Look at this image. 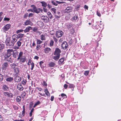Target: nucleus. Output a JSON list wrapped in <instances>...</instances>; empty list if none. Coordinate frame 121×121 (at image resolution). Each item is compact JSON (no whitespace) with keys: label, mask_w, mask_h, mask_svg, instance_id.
<instances>
[{"label":"nucleus","mask_w":121,"mask_h":121,"mask_svg":"<svg viewBox=\"0 0 121 121\" xmlns=\"http://www.w3.org/2000/svg\"><path fill=\"white\" fill-rule=\"evenodd\" d=\"M33 9H28L27 11H30L31 12L35 13L37 14H39L40 13V12H43V9L41 8H37L36 6L34 5H31Z\"/></svg>","instance_id":"obj_1"},{"label":"nucleus","mask_w":121,"mask_h":121,"mask_svg":"<svg viewBox=\"0 0 121 121\" xmlns=\"http://www.w3.org/2000/svg\"><path fill=\"white\" fill-rule=\"evenodd\" d=\"M5 43L6 45L9 46V48H12L14 44V43L12 42L11 40H10V38L9 37L7 38L5 41Z\"/></svg>","instance_id":"obj_2"},{"label":"nucleus","mask_w":121,"mask_h":121,"mask_svg":"<svg viewBox=\"0 0 121 121\" xmlns=\"http://www.w3.org/2000/svg\"><path fill=\"white\" fill-rule=\"evenodd\" d=\"M13 49H8L7 50L6 52L5 53L4 55V58L5 59L8 58L12 54Z\"/></svg>","instance_id":"obj_3"},{"label":"nucleus","mask_w":121,"mask_h":121,"mask_svg":"<svg viewBox=\"0 0 121 121\" xmlns=\"http://www.w3.org/2000/svg\"><path fill=\"white\" fill-rule=\"evenodd\" d=\"M11 27V25L10 24H7L2 28V30L3 32L6 33L10 29Z\"/></svg>","instance_id":"obj_4"},{"label":"nucleus","mask_w":121,"mask_h":121,"mask_svg":"<svg viewBox=\"0 0 121 121\" xmlns=\"http://www.w3.org/2000/svg\"><path fill=\"white\" fill-rule=\"evenodd\" d=\"M63 34V32L61 30H58L56 32V35L57 38L61 37Z\"/></svg>","instance_id":"obj_5"},{"label":"nucleus","mask_w":121,"mask_h":121,"mask_svg":"<svg viewBox=\"0 0 121 121\" xmlns=\"http://www.w3.org/2000/svg\"><path fill=\"white\" fill-rule=\"evenodd\" d=\"M62 48L64 50H66L68 47V44L66 41H64L61 45Z\"/></svg>","instance_id":"obj_6"},{"label":"nucleus","mask_w":121,"mask_h":121,"mask_svg":"<svg viewBox=\"0 0 121 121\" xmlns=\"http://www.w3.org/2000/svg\"><path fill=\"white\" fill-rule=\"evenodd\" d=\"M61 52L60 49L58 48H56L53 54L55 55H60V53Z\"/></svg>","instance_id":"obj_7"},{"label":"nucleus","mask_w":121,"mask_h":121,"mask_svg":"<svg viewBox=\"0 0 121 121\" xmlns=\"http://www.w3.org/2000/svg\"><path fill=\"white\" fill-rule=\"evenodd\" d=\"M41 19L43 20L45 22H47L49 21V19L46 16H43L41 17Z\"/></svg>","instance_id":"obj_8"},{"label":"nucleus","mask_w":121,"mask_h":121,"mask_svg":"<svg viewBox=\"0 0 121 121\" xmlns=\"http://www.w3.org/2000/svg\"><path fill=\"white\" fill-rule=\"evenodd\" d=\"M72 11V7L69 6L66 8L65 9V12L66 13H69L71 12Z\"/></svg>","instance_id":"obj_9"},{"label":"nucleus","mask_w":121,"mask_h":121,"mask_svg":"<svg viewBox=\"0 0 121 121\" xmlns=\"http://www.w3.org/2000/svg\"><path fill=\"white\" fill-rule=\"evenodd\" d=\"M3 94L5 96H7L9 97L12 98L13 96V94L10 93H9L8 92H4Z\"/></svg>","instance_id":"obj_10"},{"label":"nucleus","mask_w":121,"mask_h":121,"mask_svg":"<svg viewBox=\"0 0 121 121\" xmlns=\"http://www.w3.org/2000/svg\"><path fill=\"white\" fill-rule=\"evenodd\" d=\"M18 52L17 50H13L12 55L13 56L15 57L16 58L18 56Z\"/></svg>","instance_id":"obj_11"},{"label":"nucleus","mask_w":121,"mask_h":121,"mask_svg":"<svg viewBox=\"0 0 121 121\" xmlns=\"http://www.w3.org/2000/svg\"><path fill=\"white\" fill-rule=\"evenodd\" d=\"M24 35L21 33L19 34L18 35H16V38L17 39H21L24 37Z\"/></svg>","instance_id":"obj_12"},{"label":"nucleus","mask_w":121,"mask_h":121,"mask_svg":"<svg viewBox=\"0 0 121 121\" xmlns=\"http://www.w3.org/2000/svg\"><path fill=\"white\" fill-rule=\"evenodd\" d=\"M17 88L20 91H22L24 89L21 83L17 85Z\"/></svg>","instance_id":"obj_13"},{"label":"nucleus","mask_w":121,"mask_h":121,"mask_svg":"<svg viewBox=\"0 0 121 121\" xmlns=\"http://www.w3.org/2000/svg\"><path fill=\"white\" fill-rule=\"evenodd\" d=\"M14 79L15 82H19L21 81V77H20L16 76H15Z\"/></svg>","instance_id":"obj_14"},{"label":"nucleus","mask_w":121,"mask_h":121,"mask_svg":"<svg viewBox=\"0 0 121 121\" xmlns=\"http://www.w3.org/2000/svg\"><path fill=\"white\" fill-rule=\"evenodd\" d=\"M32 24V22L30 19L27 20L26 22H24V24L26 26L30 25Z\"/></svg>","instance_id":"obj_15"},{"label":"nucleus","mask_w":121,"mask_h":121,"mask_svg":"<svg viewBox=\"0 0 121 121\" xmlns=\"http://www.w3.org/2000/svg\"><path fill=\"white\" fill-rule=\"evenodd\" d=\"M12 38L13 39L11 41L12 42L13 41V42L14 43V44L15 42H16L17 41V39H16V35H13L12 37Z\"/></svg>","instance_id":"obj_16"},{"label":"nucleus","mask_w":121,"mask_h":121,"mask_svg":"<svg viewBox=\"0 0 121 121\" xmlns=\"http://www.w3.org/2000/svg\"><path fill=\"white\" fill-rule=\"evenodd\" d=\"M4 47V45L2 43H0V52L2 51Z\"/></svg>","instance_id":"obj_17"},{"label":"nucleus","mask_w":121,"mask_h":121,"mask_svg":"<svg viewBox=\"0 0 121 121\" xmlns=\"http://www.w3.org/2000/svg\"><path fill=\"white\" fill-rule=\"evenodd\" d=\"M32 27L30 26L27 27L26 28V29L24 30V32L25 33L28 32L29 31L30 29H32Z\"/></svg>","instance_id":"obj_18"},{"label":"nucleus","mask_w":121,"mask_h":121,"mask_svg":"<svg viewBox=\"0 0 121 121\" xmlns=\"http://www.w3.org/2000/svg\"><path fill=\"white\" fill-rule=\"evenodd\" d=\"M13 80V77H8L6 79V81L10 82H11Z\"/></svg>","instance_id":"obj_19"},{"label":"nucleus","mask_w":121,"mask_h":121,"mask_svg":"<svg viewBox=\"0 0 121 121\" xmlns=\"http://www.w3.org/2000/svg\"><path fill=\"white\" fill-rule=\"evenodd\" d=\"M20 59V61L23 63L25 62L26 60V58L25 56H23L21 57Z\"/></svg>","instance_id":"obj_20"},{"label":"nucleus","mask_w":121,"mask_h":121,"mask_svg":"<svg viewBox=\"0 0 121 121\" xmlns=\"http://www.w3.org/2000/svg\"><path fill=\"white\" fill-rule=\"evenodd\" d=\"M8 64L7 62L4 63L3 65V68L5 70L6 68L8 67Z\"/></svg>","instance_id":"obj_21"},{"label":"nucleus","mask_w":121,"mask_h":121,"mask_svg":"<svg viewBox=\"0 0 121 121\" xmlns=\"http://www.w3.org/2000/svg\"><path fill=\"white\" fill-rule=\"evenodd\" d=\"M51 50V48H46L44 50V51L45 53H47Z\"/></svg>","instance_id":"obj_22"},{"label":"nucleus","mask_w":121,"mask_h":121,"mask_svg":"<svg viewBox=\"0 0 121 121\" xmlns=\"http://www.w3.org/2000/svg\"><path fill=\"white\" fill-rule=\"evenodd\" d=\"M65 60L64 58H62L60 59L58 61L59 64H64V61Z\"/></svg>","instance_id":"obj_23"},{"label":"nucleus","mask_w":121,"mask_h":121,"mask_svg":"<svg viewBox=\"0 0 121 121\" xmlns=\"http://www.w3.org/2000/svg\"><path fill=\"white\" fill-rule=\"evenodd\" d=\"M56 56H53V58L55 60L57 61L60 57V56L55 55Z\"/></svg>","instance_id":"obj_24"},{"label":"nucleus","mask_w":121,"mask_h":121,"mask_svg":"<svg viewBox=\"0 0 121 121\" xmlns=\"http://www.w3.org/2000/svg\"><path fill=\"white\" fill-rule=\"evenodd\" d=\"M3 89L4 91H7L9 89V87L5 85H4L3 86Z\"/></svg>","instance_id":"obj_25"},{"label":"nucleus","mask_w":121,"mask_h":121,"mask_svg":"<svg viewBox=\"0 0 121 121\" xmlns=\"http://www.w3.org/2000/svg\"><path fill=\"white\" fill-rule=\"evenodd\" d=\"M39 64L40 65L41 67L42 68H43L45 66V65H44L43 64V61H40L39 63Z\"/></svg>","instance_id":"obj_26"},{"label":"nucleus","mask_w":121,"mask_h":121,"mask_svg":"<svg viewBox=\"0 0 121 121\" xmlns=\"http://www.w3.org/2000/svg\"><path fill=\"white\" fill-rule=\"evenodd\" d=\"M23 54V52H21L19 53L18 57L17 59V60H19L20 59L22 55Z\"/></svg>","instance_id":"obj_27"},{"label":"nucleus","mask_w":121,"mask_h":121,"mask_svg":"<svg viewBox=\"0 0 121 121\" xmlns=\"http://www.w3.org/2000/svg\"><path fill=\"white\" fill-rule=\"evenodd\" d=\"M49 66L50 67H53L55 65V63L52 62H50L48 64Z\"/></svg>","instance_id":"obj_28"},{"label":"nucleus","mask_w":121,"mask_h":121,"mask_svg":"<svg viewBox=\"0 0 121 121\" xmlns=\"http://www.w3.org/2000/svg\"><path fill=\"white\" fill-rule=\"evenodd\" d=\"M54 43V42L53 40L52 39H51L49 43V46L50 47H52L53 46Z\"/></svg>","instance_id":"obj_29"},{"label":"nucleus","mask_w":121,"mask_h":121,"mask_svg":"<svg viewBox=\"0 0 121 121\" xmlns=\"http://www.w3.org/2000/svg\"><path fill=\"white\" fill-rule=\"evenodd\" d=\"M40 3L42 4V6L43 7H46L47 6V4L45 2H44L43 1H41L40 2Z\"/></svg>","instance_id":"obj_30"},{"label":"nucleus","mask_w":121,"mask_h":121,"mask_svg":"<svg viewBox=\"0 0 121 121\" xmlns=\"http://www.w3.org/2000/svg\"><path fill=\"white\" fill-rule=\"evenodd\" d=\"M10 66H11V69H13L14 70L16 68L15 67L16 66V64L14 63H13V64H11L10 65Z\"/></svg>","instance_id":"obj_31"},{"label":"nucleus","mask_w":121,"mask_h":121,"mask_svg":"<svg viewBox=\"0 0 121 121\" xmlns=\"http://www.w3.org/2000/svg\"><path fill=\"white\" fill-rule=\"evenodd\" d=\"M78 18V16L75 15L73 16L72 18V21H75Z\"/></svg>","instance_id":"obj_32"},{"label":"nucleus","mask_w":121,"mask_h":121,"mask_svg":"<svg viewBox=\"0 0 121 121\" xmlns=\"http://www.w3.org/2000/svg\"><path fill=\"white\" fill-rule=\"evenodd\" d=\"M44 91L46 94L47 96H49L50 94L48 92L47 89H46L44 90Z\"/></svg>","instance_id":"obj_33"},{"label":"nucleus","mask_w":121,"mask_h":121,"mask_svg":"<svg viewBox=\"0 0 121 121\" xmlns=\"http://www.w3.org/2000/svg\"><path fill=\"white\" fill-rule=\"evenodd\" d=\"M14 71L17 74L19 72V69L17 68L16 67L14 69Z\"/></svg>","instance_id":"obj_34"},{"label":"nucleus","mask_w":121,"mask_h":121,"mask_svg":"<svg viewBox=\"0 0 121 121\" xmlns=\"http://www.w3.org/2000/svg\"><path fill=\"white\" fill-rule=\"evenodd\" d=\"M48 15L50 19L52 18V15L50 12H48Z\"/></svg>","instance_id":"obj_35"},{"label":"nucleus","mask_w":121,"mask_h":121,"mask_svg":"<svg viewBox=\"0 0 121 121\" xmlns=\"http://www.w3.org/2000/svg\"><path fill=\"white\" fill-rule=\"evenodd\" d=\"M21 99V97L20 96H17V102H20Z\"/></svg>","instance_id":"obj_36"},{"label":"nucleus","mask_w":121,"mask_h":121,"mask_svg":"<svg viewBox=\"0 0 121 121\" xmlns=\"http://www.w3.org/2000/svg\"><path fill=\"white\" fill-rule=\"evenodd\" d=\"M37 44H40L43 42L42 41H41L39 39H37L36 40Z\"/></svg>","instance_id":"obj_37"},{"label":"nucleus","mask_w":121,"mask_h":121,"mask_svg":"<svg viewBox=\"0 0 121 121\" xmlns=\"http://www.w3.org/2000/svg\"><path fill=\"white\" fill-rule=\"evenodd\" d=\"M40 37H41V40H45V38L44 35H41Z\"/></svg>","instance_id":"obj_38"},{"label":"nucleus","mask_w":121,"mask_h":121,"mask_svg":"<svg viewBox=\"0 0 121 121\" xmlns=\"http://www.w3.org/2000/svg\"><path fill=\"white\" fill-rule=\"evenodd\" d=\"M21 43L20 41H17V46L18 47H20L21 45Z\"/></svg>","instance_id":"obj_39"},{"label":"nucleus","mask_w":121,"mask_h":121,"mask_svg":"<svg viewBox=\"0 0 121 121\" xmlns=\"http://www.w3.org/2000/svg\"><path fill=\"white\" fill-rule=\"evenodd\" d=\"M24 30L22 29L18 30H17L16 31V33L17 34L19 33L22 32Z\"/></svg>","instance_id":"obj_40"},{"label":"nucleus","mask_w":121,"mask_h":121,"mask_svg":"<svg viewBox=\"0 0 121 121\" xmlns=\"http://www.w3.org/2000/svg\"><path fill=\"white\" fill-rule=\"evenodd\" d=\"M51 10L53 11L55 14H56V9L55 8H52L51 9Z\"/></svg>","instance_id":"obj_41"},{"label":"nucleus","mask_w":121,"mask_h":121,"mask_svg":"<svg viewBox=\"0 0 121 121\" xmlns=\"http://www.w3.org/2000/svg\"><path fill=\"white\" fill-rule=\"evenodd\" d=\"M56 3L59 4H63L65 3V2L63 1H56Z\"/></svg>","instance_id":"obj_42"},{"label":"nucleus","mask_w":121,"mask_h":121,"mask_svg":"<svg viewBox=\"0 0 121 121\" xmlns=\"http://www.w3.org/2000/svg\"><path fill=\"white\" fill-rule=\"evenodd\" d=\"M7 59L6 60L9 62H10V63H12L13 62V60L11 59V58H10L9 59Z\"/></svg>","instance_id":"obj_43"},{"label":"nucleus","mask_w":121,"mask_h":121,"mask_svg":"<svg viewBox=\"0 0 121 121\" xmlns=\"http://www.w3.org/2000/svg\"><path fill=\"white\" fill-rule=\"evenodd\" d=\"M31 68L30 69L31 70H32L34 66V64L33 62L32 63V64H31Z\"/></svg>","instance_id":"obj_44"},{"label":"nucleus","mask_w":121,"mask_h":121,"mask_svg":"<svg viewBox=\"0 0 121 121\" xmlns=\"http://www.w3.org/2000/svg\"><path fill=\"white\" fill-rule=\"evenodd\" d=\"M34 110V109L33 108H32L30 112V117H31L32 116V112H33V111Z\"/></svg>","instance_id":"obj_45"},{"label":"nucleus","mask_w":121,"mask_h":121,"mask_svg":"<svg viewBox=\"0 0 121 121\" xmlns=\"http://www.w3.org/2000/svg\"><path fill=\"white\" fill-rule=\"evenodd\" d=\"M51 2L53 5H54L55 6H57L58 5L57 3H56L55 2H54L53 0Z\"/></svg>","instance_id":"obj_46"},{"label":"nucleus","mask_w":121,"mask_h":121,"mask_svg":"<svg viewBox=\"0 0 121 121\" xmlns=\"http://www.w3.org/2000/svg\"><path fill=\"white\" fill-rule=\"evenodd\" d=\"M80 7V6L79 5H77L76 6L75 8V9L76 11H78V10H79V8Z\"/></svg>","instance_id":"obj_47"},{"label":"nucleus","mask_w":121,"mask_h":121,"mask_svg":"<svg viewBox=\"0 0 121 121\" xmlns=\"http://www.w3.org/2000/svg\"><path fill=\"white\" fill-rule=\"evenodd\" d=\"M3 14V13L2 12H1L0 13V22L3 19V17H1V16Z\"/></svg>","instance_id":"obj_48"},{"label":"nucleus","mask_w":121,"mask_h":121,"mask_svg":"<svg viewBox=\"0 0 121 121\" xmlns=\"http://www.w3.org/2000/svg\"><path fill=\"white\" fill-rule=\"evenodd\" d=\"M13 108L15 110H17L18 109V107L16 105H14L13 106Z\"/></svg>","instance_id":"obj_49"},{"label":"nucleus","mask_w":121,"mask_h":121,"mask_svg":"<svg viewBox=\"0 0 121 121\" xmlns=\"http://www.w3.org/2000/svg\"><path fill=\"white\" fill-rule=\"evenodd\" d=\"M38 30V28L36 27H34L33 28V30L34 32H36L37 30Z\"/></svg>","instance_id":"obj_50"},{"label":"nucleus","mask_w":121,"mask_h":121,"mask_svg":"<svg viewBox=\"0 0 121 121\" xmlns=\"http://www.w3.org/2000/svg\"><path fill=\"white\" fill-rule=\"evenodd\" d=\"M33 14L32 13H30L28 16L29 17H32L33 16Z\"/></svg>","instance_id":"obj_51"},{"label":"nucleus","mask_w":121,"mask_h":121,"mask_svg":"<svg viewBox=\"0 0 121 121\" xmlns=\"http://www.w3.org/2000/svg\"><path fill=\"white\" fill-rule=\"evenodd\" d=\"M3 79V75L1 74H0V81H2Z\"/></svg>","instance_id":"obj_52"},{"label":"nucleus","mask_w":121,"mask_h":121,"mask_svg":"<svg viewBox=\"0 0 121 121\" xmlns=\"http://www.w3.org/2000/svg\"><path fill=\"white\" fill-rule=\"evenodd\" d=\"M89 73V72L88 71H86L84 73V74L85 76H87L88 74Z\"/></svg>","instance_id":"obj_53"},{"label":"nucleus","mask_w":121,"mask_h":121,"mask_svg":"<svg viewBox=\"0 0 121 121\" xmlns=\"http://www.w3.org/2000/svg\"><path fill=\"white\" fill-rule=\"evenodd\" d=\"M74 85L73 84H70L69 87V88H71L73 87Z\"/></svg>","instance_id":"obj_54"},{"label":"nucleus","mask_w":121,"mask_h":121,"mask_svg":"<svg viewBox=\"0 0 121 121\" xmlns=\"http://www.w3.org/2000/svg\"><path fill=\"white\" fill-rule=\"evenodd\" d=\"M54 41L56 43L57 42V39L55 38V36H53V37Z\"/></svg>","instance_id":"obj_55"},{"label":"nucleus","mask_w":121,"mask_h":121,"mask_svg":"<svg viewBox=\"0 0 121 121\" xmlns=\"http://www.w3.org/2000/svg\"><path fill=\"white\" fill-rule=\"evenodd\" d=\"M72 24H70L67 25V27L68 29L70 28L72 26Z\"/></svg>","instance_id":"obj_56"},{"label":"nucleus","mask_w":121,"mask_h":121,"mask_svg":"<svg viewBox=\"0 0 121 121\" xmlns=\"http://www.w3.org/2000/svg\"><path fill=\"white\" fill-rule=\"evenodd\" d=\"M61 96L62 97H64V98H66L67 97L66 95L64 94H62Z\"/></svg>","instance_id":"obj_57"},{"label":"nucleus","mask_w":121,"mask_h":121,"mask_svg":"<svg viewBox=\"0 0 121 121\" xmlns=\"http://www.w3.org/2000/svg\"><path fill=\"white\" fill-rule=\"evenodd\" d=\"M4 20L5 21H8L10 20V19L8 18L5 17L4 18Z\"/></svg>","instance_id":"obj_58"},{"label":"nucleus","mask_w":121,"mask_h":121,"mask_svg":"<svg viewBox=\"0 0 121 121\" xmlns=\"http://www.w3.org/2000/svg\"><path fill=\"white\" fill-rule=\"evenodd\" d=\"M97 15L98 16H99V17L101 16V15L100 13V12H99L98 11H97Z\"/></svg>","instance_id":"obj_59"},{"label":"nucleus","mask_w":121,"mask_h":121,"mask_svg":"<svg viewBox=\"0 0 121 121\" xmlns=\"http://www.w3.org/2000/svg\"><path fill=\"white\" fill-rule=\"evenodd\" d=\"M40 104V102L39 101H38L35 104V105H37Z\"/></svg>","instance_id":"obj_60"},{"label":"nucleus","mask_w":121,"mask_h":121,"mask_svg":"<svg viewBox=\"0 0 121 121\" xmlns=\"http://www.w3.org/2000/svg\"><path fill=\"white\" fill-rule=\"evenodd\" d=\"M26 93L24 92H23L21 94V95L22 97H24L26 95Z\"/></svg>","instance_id":"obj_61"},{"label":"nucleus","mask_w":121,"mask_h":121,"mask_svg":"<svg viewBox=\"0 0 121 121\" xmlns=\"http://www.w3.org/2000/svg\"><path fill=\"white\" fill-rule=\"evenodd\" d=\"M41 48V45H38L36 46V49L37 50H38L39 49V48Z\"/></svg>","instance_id":"obj_62"},{"label":"nucleus","mask_w":121,"mask_h":121,"mask_svg":"<svg viewBox=\"0 0 121 121\" xmlns=\"http://www.w3.org/2000/svg\"><path fill=\"white\" fill-rule=\"evenodd\" d=\"M28 15V13H26L24 15V18H26L27 17Z\"/></svg>","instance_id":"obj_63"},{"label":"nucleus","mask_w":121,"mask_h":121,"mask_svg":"<svg viewBox=\"0 0 121 121\" xmlns=\"http://www.w3.org/2000/svg\"><path fill=\"white\" fill-rule=\"evenodd\" d=\"M68 86V85L67 84H64V86L65 89H66L67 88Z\"/></svg>","instance_id":"obj_64"}]
</instances>
